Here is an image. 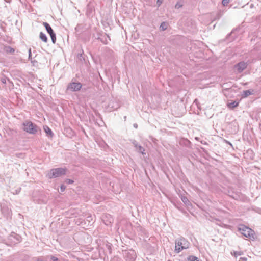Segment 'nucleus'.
Masks as SVG:
<instances>
[{
    "label": "nucleus",
    "mask_w": 261,
    "mask_h": 261,
    "mask_svg": "<svg viewBox=\"0 0 261 261\" xmlns=\"http://www.w3.org/2000/svg\"><path fill=\"white\" fill-rule=\"evenodd\" d=\"M22 129L30 134H35L40 130V128L31 121L27 120L22 123Z\"/></svg>",
    "instance_id": "f257e3e1"
},
{
    "label": "nucleus",
    "mask_w": 261,
    "mask_h": 261,
    "mask_svg": "<svg viewBox=\"0 0 261 261\" xmlns=\"http://www.w3.org/2000/svg\"><path fill=\"white\" fill-rule=\"evenodd\" d=\"M189 243L184 238H180L175 241V250L177 253H179L184 249L189 248Z\"/></svg>",
    "instance_id": "f03ea898"
},
{
    "label": "nucleus",
    "mask_w": 261,
    "mask_h": 261,
    "mask_svg": "<svg viewBox=\"0 0 261 261\" xmlns=\"http://www.w3.org/2000/svg\"><path fill=\"white\" fill-rule=\"evenodd\" d=\"M66 171L67 169L64 168L51 169L47 174V176L49 178L59 177L62 175H65L66 173Z\"/></svg>",
    "instance_id": "7ed1b4c3"
},
{
    "label": "nucleus",
    "mask_w": 261,
    "mask_h": 261,
    "mask_svg": "<svg viewBox=\"0 0 261 261\" xmlns=\"http://www.w3.org/2000/svg\"><path fill=\"white\" fill-rule=\"evenodd\" d=\"M239 229L245 237L249 238H254L253 235L254 234V231L249 227L244 225H242L239 227Z\"/></svg>",
    "instance_id": "20e7f679"
},
{
    "label": "nucleus",
    "mask_w": 261,
    "mask_h": 261,
    "mask_svg": "<svg viewBox=\"0 0 261 261\" xmlns=\"http://www.w3.org/2000/svg\"><path fill=\"white\" fill-rule=\"evenodd\" d=\"M123 255L127 261H135L136 258V253L133 250H125Z\"/></svg>",
    "instance_id": "39448f33"
},
{
    "label": "nucleus",
    "mask_w": 261,
    "mask_h": 261,
    "mask_svg": "<svg viewBox=\"0 0 261 261\" xmlns=\"http://www.w3.org/2000/svg\"><path fill=\"white\" fill-rule=\"evenodd\" d=\"M43 25L45 28L47 32V33L49 34V35L51 37V39L52 42L54 44H55L56 41V36L55 33L54 32V31L52 29L51 27L50 26V25L47 22H44L43 23Z\"/></svg>",
    "instance_id": "423d86ee"
},
{
    "label": "nucleus",
    "mask_w": 261,
    "mask_h": 261,
    "mask_svg": "<svg viewBox=\"0 0 261 261\" xmlns=\"http://www.w3.org/2000/svg\"><path fill=\"white\" fill-rule=\"evenodd\" d=\"M82 84L80 82H72L68 85L66 90L72 92L77 91L80 90Z\"/></svg>",
    "instance_id": "0eeeda50"
},
{
    "label": "nucleus",
    "mask_w": 261,
    "mask_h": 261,
    "mask_svg": "<svg viewBox=\"0 0 261 261\" xmlns=\"http://www.w3.org/2000/svg\"><path fill=\"white\" fill-rule=\"evenodd\" d=\"M247 65L248 64L246 62L243 61L237 64L234 67L238 72L241 73L247 68Z\"/></svg>",
    "instance_id": "6e6552de"
},
{
    "label": "nucleus",
    "mask_w": 261,
    "mask_h": 261,
    "mask_svg": "<svg viewBox=\"0 0 261 261\" xmlns=\"http://www.w3.org/2000/svg\"><path fill=\"white\" fill-rule=\"evenodd\" d=\"M9 240L12 243L17 244L21 241V237L15 233H12L9 236Z\"/></svg>",
    "instance_id": "1a4fd4ad"
},
{
    "label": "nucleus",
    "mask_w": 261,
    "mask_h": 261,
    "mask_svg": "<svg viewBox=\"0 0 261 261\" xmlns=\"http://www.w3.org/2000/svg\"><path fill=\"white\" fill-rule=\"evenodd\" d=\"M98 39L105 44H107L108 43V41L111 40L109 36L106 33H105L103 35H101V37H99Z\"/></svg>",
    "instance_id": "9d476101"
},
{
    "label": "nucleus",
    "mask_w": 261,
    "mask_h": 261,
    "mask_svg": "<svg viewBox=\"0 0 261 261\" xmlns=\"http://www.w3.org/2000/svg\"><path fill=\"white\" fill-rule=\"evenodd\" d=\"M1 211L3 215L6 217H8L10 214V211L6 206H1Z\"/></svg>",
    "instance_id": "9b49d317"
},
{
    "label": "nucleus",
    "mask_w": 261,
    "mask_h": 261,
    "mask_svg": "<svg viewBox=\"0 0 261 261\" xmlns=\"http://www.w3.org/2000/svg\"><path fill=\"white\" fill-rule=\"evenodd\" d=\"M133 144L134 145V146L136 148V149L139 152L144 154V151L145 150L143 147H142L140 145H138V143L135 141L133 142Z\"/></svg>",
    "instance_id": "f8f14e48"
},
{
    "label": "nucleus",
    "mask_w": 261,
    "mask_h": 261,
    "mask_svg": "<svg viewBox=\"0 0 261 261\" xmlns=\"http://www.w3.org/2000/svg\"><path fill=\"white\" fill-rule=\"evenodd\" d=\"M44 130L48 137H53L54 134L51 129L47 126H44Z\"/></svg>",
    "instance_id": "ddd939ff"
},
{
    "label": "nucleus",
    "mask_w": 261,
    "mask_h": 261,
    "mask_svg": "<svg viewBox=\"0 0 261 261\" xmlns=\"http://www.w3.org/2000/svg\"><path fill=\"white\" fill-rule=\"evenodd\" d=\"M105 217L108 218L109 219L108 220H105V218L104 217L103 218V221L106 225H109L113 222V219L111 217L110 215H109L108 216L106 215Z\"/></svg>",
    "instance_id": "4468645a"
},
{
    "label": "nucleus",
    "mask_w": 261,
    "mask_h": 261,
    "mask_svg": "<svg viewBox=\"0 0 261 261\" xmlns=\"http://www.w3.org/2000/svg\"><path fill=\"white\" fill-rule=\"evenodd\" d=\"M239 105V102L234 101L227 103V106L230 109H233L237 107Z\"/></svg>",
    "instance_id": "2eb2a0df"
},
{
    "label": "nucleus",
    "mask_w": 261,
    "mask_h": 261,
    "mask_svg": "<svg viewBox=\"0 0 261 261\" xmlns=\"http://www.w3.org/2000/svg\"><path fill=\"white\" fill-rule=\"evenodd\" d=\"M39 38L45 43H46L47 42L48 39L46 35L42 32L40 33Z\"/></svg>",
    "instance_id": "dca6fc26"
},
{
    "label": "nucleus",
    "mask_w": 261,
    "mask_h": 261,
    "mask_svg": "<svg viewBox=\"0 0 261 261\" xmlns=\"http://www.w3.org/2000/svg\"><path fill=\"white\" fill-rule=\"evenodd\" d=\"M253 92V90H247L243 91V96L244 97H246L252 94Z\"/></svg>",
    "instance_id": "f3484780"
},
{
    "label": "nucleus",
    "mask_w": 261,
    "mask_h": 261,
    "mask_svg": "<svg viewBox=\"0 0 261 261\" xmlns=\"http://www.w3.org/2000/svg\"><path fill=\"white\" fill-rule=\"evenodd\" d=\"M188 261H201L197 257L193 255H190L187 257Z\"/></svg>",
    "instance_id": "a211bd4d"
},
{
    "label": "nucleus",
    "mask_w": 261,
    "mask_h": 261,
    "mask_svg": "<svg viewBox=\"0 0 261 261\" xmlns=\"http://www.w3.org/2000/svg\"><path fill=\"white\" fill-rule=\"evenodd\" d=\"M5 51L7 53H9L10 54H13L14 53L15 50L14 48H12L10 46H7L5 47Z\"/></svg>",
    "instance_id": "6ab92c4d"
},
{
    "label": "nucleus",
    "mask_w": 261,
    "mask_h": 261,
    "mask_svg": "<svg viewBox=\"0 0 261 261\" xmlns=\"http://www.w3.org/2000/svg\"><path fill=\"white\" fill-rule=\"evenodd\" d=\"M167 25H168V24L165 22H163L161 25H160V28L161 30L162 31H165L167 29Z\"/></svg>",
    "instance_id": "aec40b11"
},
{
    "label": "nucleus",
    "mask_w": 261,
    "mask_h": 261,
    "mask_svg": "<svg viewBox=\"0 0 261 261\" xmlns=\"http://www.w3.org/2000/svg\"><path fill=\"white\" fill-rule=\"evenodd\" d=\"M231 254L233 255L235 257H237L238 256L243 255V252L242 251H234L233 253L231 252Z\"/></svg>",
    "instance_id": "412c9836"
},
{
    "label": "nucleus",
    "mask_w": 261,
    "mask_h": 261,
    "mask_svg": "<svg viewBox=\"0 0 261 261\" xmlns=\"http://www.w3.org/2000/svg\"><path fill=\"white\" fill-rule=\"evenodd\" d=\"M106 247L109 251V253L111 254L112 253V244L109 243H108L106 244Z\"/></svg>",
    "instance_id": "4be33fe9"
},
{
    "label": "nucleus",
    "mask_w": 261,
    "mask_h": 261,
    "mask_svg": "<svg viewBox=\"0 0 261 261\" xmlns=\"http://www.w3.org/2000/svg\"><path fill=\"white\" fill-rule=\"evenodd\" d=\"M181 200L182 202L186 204H188L189 203V201L186 197H182Z\"/></svg>",
    "instance_id": "5701e85b"
},
{
    "label": "nucleus",
    "mask_w": 261,
    "mask_h": 261,
    "mask_svg": "<svg viewBox=\"0 0 261 261\" xmlns=\"http://www.w3.org/2000/svg\"><path fill=\"white\" fill-rule=\"evenodd\" d=\"M182 6V4L180 2H177L176 4L175 5V8L176 9H179Z\"/></svg>",
    "instance_id": "b1692460"
},
{
    "label": "nucleus",
    "mask_w": 261,
    "mask_h": 261,
    "mask_svg": "<svg viewBox=\"0 0 261 261\" xmlns=\"http://www.w3.org/2000/svg\"><path fill=\"white\" fill-rule=\"evenodd\" d=\"M50 259L51 261H59L57 257H56V256H53V255H51L50 256Z\"/></svg>",
    "instance_id": "393cba45"
},
{
    "label": "nucleus",
    "mask_w": 261,
    "mask_h": 261,
    "mask_svg": "<svg viewBox=\"0 0 261 261\" xmlns=\"http://www.w3.org/2000/svg\"><path fill=\"white\" fill-rule=\"evenodd\" d=\"M65 182L68 184H71L73 183L74 181L72 179H66L65 180Z\"/></svg>",
    "instance_id": "a878e982"
},
{
    "label": "nucleus",
    "mask_w": 261,
    "mask_h": 261,
    "mask_svg": "<svg viewBox=\"0 0 261 261\" xmlns=\"http://www.w3.org/2000/svg\"><path fill=\"white\" fill-rule=\"evenodd\" d=\"M229 2V0H222V4L223 6H226Z\"/></svg>",
    "instance_id": "bb28decb"
},
{
    "label": "nucleus",
    "mask_w": 261,
    "mask_h": 261,
    "mask_svg": "<svg viewBox=\"0 0 261 261\" xmlns=\"http://www.w3.org/2000/svg\"><path fill=\"white\" fill-rule=\"evenodd\" d=\"M29 60H31L32 59V54H31V48L29 49Z\"/></svg>",
    "instance_id": "cd10ccee"
},
{
    "label": "nucleus",
    "mask_w": 261,
    "mask_h": 261,
    "mask_svg": "<svg viewBox=\"0 0 261 261\" xmlns=\"http://www.w3.org/2000/svg\"><path fill=\"white\" fill-rule=\"evenodd\" d=\"M66 189V186L64 185H62L60 187L61 191L64 192Z\"/></svg>",
    "instance_id": "c85d7f7f"
},
{
    "label": "nucleus",
    "mask_w": 261,
    "mask_h": 261,
    "mask_svg": "<svg viewBox=\"0 0 261 261\" xmlns=\"http://www.w3.org/2000/svg\"><path fill=\"white\" fill-rule=\"evenodd\" d=\"M239 261H247V258L245 257H240Z\"/></svg>",
    "instance_id": "c756f323"
},
{
    "label": "nucleus",
    "mask_w": 261,
    "mask_h": 261,
    "mask_svg": "<svg viewBox=\"0 0 261 261\" xmlns=\"http://www.w3.org/2000/svg\"><path fill=\"white\" fill-rule=\"evenodd\" d=\"M224 141L227 144H229V145H230L231 147H232V144L230 142H229L228 141L224 139Z\"/></svg>",
    "instance_id": "7c9ffc66"
},
{
    "label": "nucleus",
    "mask_w": 261,
    "mask_h": 261,
    "mask_svg": "<svg viewBox=\"0 0 261 261\" xmlns=\"http://www.w3.org/2000/svg\"><path fill=\"white\" fill-rule=\"evenodd\" d=\"M30 61H31V62L32 63V64H33V65H35V64H34V63H35H35H37V61H35V60L33 61V60H32V59H31V60H30Z\"/></svg>",
    "instance_id": "2f4dec72"
},
{
    "label": "nucleus",
    "mask_w": 261,
    "mask_h": 261,
    "mask_svg": "<svg viewBox=\"0 0 261 261\" xmlns=\"http://www.w3.org/2000/svg\"><path fill=\"white\" fill-rule=\"evenodd\" d=\"M162 0H158V1H157V3L159 4V5L161 4H162Z\"/></svg>",
    "instance_id": "473e14b6"
},
{
    "label": "nucleus",
    "mask_w": 261,
    "mask_h": 261,
    "mask_svg": "<svg viewBox=\"0 0 261 261\" xmlns=\"http://www.w3.org/2000/svg\"><path fill=\"white\" fill-rule=\"evenodd\" d=\"M134 127L137 128L138 127V125L136 123L134 124Z\"/></svg>",
    "instance_id": "72a5a7b5"
},
{
    "label": "nucleus",
    "mask_w": 261,
    "mask_h": 261,
    "mask_svg": "<svg viewBox=\"0 0 261 261\" xmlns=\"http://www.w3.org/2000/svg\"><path fill=\"white\" fill-rule=\"evenodd\" d=\"M2 82L3 83H6V80H5V79H2Z\"/></svg>",
    "instance_id": "f704fd0d"
},
{
    "label": "nucleus",
    "mask_w": 261,
    "mask_h": 261,
    "mask_svg": "<svg viewBox=\"0 0 261 261\" xmlns=\"http://www.w3.org/2000/svg\"><path fill=\"white\" fill-rule=\"evenodd\" d=\"M185 142H187V143H190L189 141V140H185Z\"/></svg>",
    "instance_id": "c9c22d12"
},
{
    "label": "nucleus",
    "mask_w": 261,
    "mask_h": 261,
    "mask_svg": "<svg viewBox=\"0 0 261 261\" xmlns=\"http://www.w3.org/2000/svg\"><path fill=\"white\" fill-rule=\"evenodd\" d=\"M37 261H43L42 259L38 258Z\"/></svg>",
    "instance_id": "e433bc0d"
}]
</instances>
